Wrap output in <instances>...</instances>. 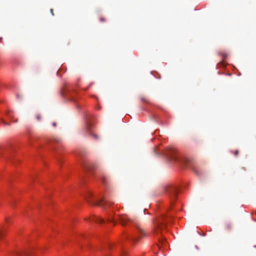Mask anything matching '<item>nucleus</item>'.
I'll return each instance as SVG.
<instances>
[{"label":"nucleus","instance_id":"nucleus-14","mask_svg":"<svg viewBox=\"0 0 256 256\" xmlns=\"http://www.w3.org/2000/svg\"><path fill=\"white\" fill-rule=\"evenodd\" d=\"M238 154V151L237 150L236 152V153H235L236 156Z\"/></svg>","mask_w":256,"mask_h":256},{"label":"nucleus","instance_id":"nucleus-4","mask_svg":"<svg viewBox=\"0 0 256 256\" xmlns=\"http://www.w3.org/2000/svg\"><path fill=\"white\" fill-rule=\"evenodd\" d=\"M165 218L162 216L154 221V228L156 233L158 234L159 230H160L165 226Z\"/></svg>","mask_w":256,"mask_h":256},{"label":"nucleus","instance_id":"nucleus-5","mask_svg":"<svg viewBox=\"0 0 256 256\" xmlns=\"http://www.w3.org/2000/svg\"><path fill=\"white\" fill-rule=\"evenodd\" d=\"M166 192L172 198H174L177 194L178 190L175 186H170L166 188Z\"/></svg>","mask_w":256,"mask_h":256},{"label":"nucleus","instance_id":"nucleus-8","mask_svg":"<svg viewBox=\"0 0 256 256\" xmlns=\"http://www.w3.org/2000/svg\"><path fill=\"white\" fill-rule=\"evenodd\" d=\"M93 194L91 192H88L87 195L86 196V198L87 200L89 202L88 198L93 197Z\"/></svg>","mask_w":256,"mask_h":256},{"label":"nucleus","instance_id":"nucleus-6","mask_svg":"<svg viewBox=\"0 0 256 256\" xmlns=\"http://www.w3.org/2000/svg\"><path fill=\"white\" fill-rule=\"evenodd\" d=\"M97 201L96 202L95 204L100 205L101 206H104L106 208L110 204V202H108L107 200H106V198H96V200Z\"/></svg>","mask_w":256,"mask_h":256},{"label":"nucleus","instance_id":"nucleus-12","mask_svg":"<svg viewBox=\"0 0 256 256\" xmlns=\"http://www.w3.org/2000/svg\"><path fill=\"white\" fill-rule=\"evenodd\" d=\"M50 12H51L52 15L54 16L53 9L50 10Z\"/></svg>","mask_w":256,"mask_h":256},{"label":"nucleus","instance_id":"nucleus-9","mask_svg":"<svg viewBox=\"0 0 256 256\" xmlns=\"http://www.w3.org/2000/svg\"><path fill=\"white\" fill-rule=\"evenodd\" d=\"M14 254L16 255V256H22V255H26L27 254H25V253H24L23 252H16L14 253Z\"/></svg>","mask_w":256,"mask_h":256},{"label":"nucleus","instance_id":"nucleus-7","mask_svg":"<svg viewBox=\"0 0 256 256\" xmlns=\"http://www.w3.org/2000/svg\"><path fill=\"white\" fill-rule=\"evenodd\" d=\"M92 128V124H91V122L89 121L88 120H86V130L88 131V132H89V134H92V135H93L96 138H97V136L96 135L94 134L91 130Z\"/></svg>","mask_w":256,"mask_h":256},{"label":"nucleus","instance_id":"nucleus-1","mask_svg":"<svg viewBox=\"0 0 256 256\" xmlns=\"http://www.w3.org/2000/svg\"><path fill=\"white\" fill-rule=\"evenodd\" d=\"M118 220L120 222L122 226L126 224H134L136 226V232L129 236L128 238L132 242H136L140 238L146 235L143 230L135 222L131 220L126 214H121L118 216Z\"/></svg>","mask_w":256,"mask_h":256},{"label":"nucleus","instance_id":"nucleus-2","mask_svg":"<svg viewBox=\"0 0 256 256\" xmlns=\"http://www.w3.org/2000/svg\"><path fill=\"white\" fill-rule=\"evenodd\" d=\"M164 154L166 158L170 161L179 162L186 166L188 162V160L180 156L174 148H168Z\"/></svg>","mask_w":256,"mask_h":256},{"label":"nucleus","instance_id":"nucleus-13","mask_svg":"<svg viewBox=\"0 0 256 256\" xmlns=\"http://www.w3.org/2000/svg\"><path fill=\"white\" fill-rule=\"evenodd\" d=\"M36 118H37V119H38V120H40V116H38Z\"/></svg>","mask_w":256,"mask_h":256},{"label":"nucleus","instance_id":"nucleus-15","mask_svg":"<svg viewBox=\"0 0 256 256\" xmlns=\"http://www.w3.org/2000/svg\"><path fill=\"white\" fill-rule=\"evenodd\" d=\"M53 126H56V124L55 122H54L53 123Z\"/></svg>","mask_w":256,"mask_h":256},{"label":"nucleus","instance_id":"nucleus-10","mask_svg":"<svg viewBox=\"0 0 256 256\" xmlns=\"http://www.w3.org/2000/svg\"><path fill=\"white\" fill-rule=\"evenodd\" d=\"M120 256H126V251H122L121 253Z\"/></svg>","mask_w":256,"mask_h":256},{"label":"nucleus","instance_id":"nucleus-3","mask_svg":"<svg viewBox=\"0 0 256 256\" xmlns=\"http://www.w3.org/2000/svg\"><path fill=\"white\" fill-rule=\"evenodd\" d=\"M108 216L106 218V220H104L101 218L99 217H94L92 218L90 220L94 221L95 222H98V223H104L106 222H112L114 224L116 223V219L114 218L113 213L110 212H108Z\"/></svg>","mask_w":256,"mask_h":256},{"label":"nucleus","instance_id":"nucleus-11","mask_svg":"<svg viewBox=\"0 0 256 256\" xmlns=\"http://www.w3.org/2000/svg\"><path fill=\"white\" fill-rule=\"evenodd\" d=\"M4 229V228H2V227L1 226V232H0L1 237L2 236V235L3 234Z\"/></svg>","mask_w":256,"mask_h":256}]
</instances>
